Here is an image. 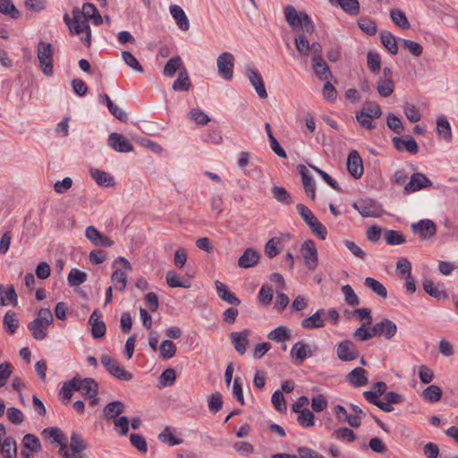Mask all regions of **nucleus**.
Masks as SVG:
<instances>
[{"mask_svg":"<svg viewBox=\"0 0 458 458\" xmlns=\"http://www.w3.org/2000/svg\"><path fill=\"white\" fill-rule=\"evenodd\" d=\"M285 21L295 34L313 33L315 26L310 17L305 12H298L293 5L284 8Z\"/></svg>","mask_w":458,"mask_h":458,"instance_id":"nucleus-1","label":"nucleus"},{"mask_svg":"<svg viewBox=\"0 0 458 458\" xmlns=\"http://www.w3.org/2000/svg\"><path fill=\"white\" fill-rule=\"evenodd\" d=\"M53 322L54 317L51 310L47 308H41L37 318L30 321L27 327L35 340L42 341L47 335V327Z\"/></svg>","mask_w":458,"mask_h":458,"instance_id":"nucleus-2","label":"nucleus"},{"mask_svg":"<svg viewBox=\"0 0 458 458\" xmlns=\"http://www.w3.org/2000/svg\"><path fill=\"white\" fill-rule=\"evenodd\" d=\"M55 49L51 43L40 40L37 45V57L42 73L50 77L54 73Z\"/></svg>","mask_w":458,"mask_h":458,"instance_id":"nucleus-3","label":"nucleus"},{"mask_svg":"<svg viewBox=\"0 0 458 458\" xmlns=\"http://www.w3.org/2000/svg\"><path fill=\"white\" fill-rule=\"evenodd\" d=\"M296 210L301 216L306 225L310 227L314 234L319 239L325 240L327 234L326 226L318 221L311 210L303 204H297Z\"/></svg>","mask_w":458,"mask_h":458,"instance_id":"nucleus-4","label":"nucleus"},{"mask_svg":"<svg viewBox=\"0 0 458 458\" xmlns=\"http://www.w3.org/2000/svg\"><path fill=\"white\" fill-rule=\"evenodd\" d=\"M101 364L110 375L122 381H130L132 379V374L121 367L117 360L110 356L104 354L100 358Z\"/></svg>","mask_w":458,"mask_h":458,"instance_id":"nucleus-5","label":"nucleus"},{"mask_svg":"<svg viewBox=\"0 0 458 458\" xmlns=\"http://www.w3.org/2000/svg\"><path fill=\"white\" fill-rule=\"evenodd\" d=\"M352 207L363 217H379L384 213L381 205L370 199L353 202Z\"/></svg>","mask_w":458,"mask_h":458,"instance_id":"nucleus-6","label":"nucleus"},{"mask_svg":"<svg viewBox=\"0 0 458 458\" xmlns=\"http://www.w3.org/2000/svg\"><path fill=\"white\" fill-rule=\"evenodd\" d=\"M235 58L230 52H223L217 56L216 66L219 75L225 81H231L233 77Z\"/></svg>","mask_w":458,"mask_h":458,"instance_id":"nucleus-7","label":"nucleus"},{"mask_svg":"<svg viewBox=\"0 0 458 458\" xmlns=\"http://www.w3.org/2000/svg\"><path fill=\"white\" fill-rule=\"evenodd\" d=\"M76 391L81 392L84 396L91 400V405L98 403V385L93 378L85 377L81 379L76 377Z\"/></svg>","mask_w":458,"mask_h":458,"instance_id":"nucleus-8","label":"nucleus"},{"mask_svg":"<svg viewBox=\"0 0 458 458\" xmlns=\"http://www.w3.org/2000/svg\"><path fill=\"white\" fill-rule=\"evenodd\" d=\"M301 253L303 257L305 266L310 270H314L318 264V250L314 242L310 239L306 240L301 244Z\"/></svg>","mask_w":458,"mask_h":458,"instance_id":"nucleus-9","label":"nucleus"},{"mask_svg":"<svg viewBox=\"0 0 458 458\" xmlns=\"http://www.w3.org/2000/svg\"><path fill=\"white\" fill-rule=\"evenodd\" d=\"M336 355L340 360L348 362L356 360L360 352L353 342L344 340L336 345Z\"/></svg>","mask_w":458,"mask_h":458,"instance_id":"nucleus-10","label":"nucleus"},{"mask_svg":"<svg viewBox=\"0 0 458 458\" xmlns=\"http://www.w3.org/2000/svg\"><path fill=\"white\" fill-rule=\"evenodd\" d=\"M397 332V326L388 318H383L372 327V334L375 337L384 336L386 339H391Z\"/></svg>","mask_w":458,"mask_h":458,"instance_id":"nucleus-11","label":"nucleus"},{"mask_svg":"<svg viewBox=\"0 0 458 458\" xmlns=\"http://www.w3.org/2000/svg\"><path fill=\"white\" fill-rule=\"evenodd\" d=\"M432 186V182L422 173H413L410 182L405 184L404 193H411Z\"/></svg>","mask_w":458,"mask_h":458,"instance_id":"nucleus-12","label":"nucleus"},{"mask_svg":"<svg viewBox=\"0 0 458 458\" xmlns=\"http://www.w3.org/2000/svg\"><path fill=\"white\" fill-rule=\"evenodd\" d=\"M246 77L260 98H267V92L259 72L253 66H247Z\"/></svg>","mask_w":458,"mask_h":458,"instance_id":"nucleus-13","label":"nucleus"},{"mask_svg":"<svg viewBox=\"0 0 458 458\" xmlns=\"http://www.w3.org/2000/svg\"><path fill=\"white\" fill-rule=\"evenodd\" d=\"M316 349V347L312 349L309 344L299 341L292 347L291 356L298 364H301L306 358L314 355Z\"/></svg>","mask_w":458,"mask_h":458,"instance_id":"nucleus-14","label":"nucleus"},{"mask_svg":"<svg viewBox=\"0 0 458 458\" xmlns=\"http://www.w3.org/2000/svg\"><path fill=\"white\" fill-rule=\"evenodd\" d=\"M412 233L423 240L431 238L437 231L436 225L429 219H423L411 225Z\"/></svg>","mask_w":458,"mask_h":458,"instance_id":"nucleus-15","label":"nucleus"},{"mask_svg":"<svg viewBox=\"0 0 458 458\" xmlns=\"http://www.w3.org/2000/svg\"><path fill=\"white\" fill-rule=\"evenodd\" d=\"M85 234L88 240L96 246L111 247L114 245V241L112 239L102 234L93 225H89L86 228Z\"/></svg>","mask_w":458,"mask_h":458,"instance_id":"nucleus-16","label":"nucleus"},{"mask_svg":"<svg viewBox=\"0 0 458 458\" xmlns=\"http://www.w3.org/2000/svg\"><path fill=\"white\" fill-rule=\"evenodd\" d=\"M347 169L355 179H359L362 176L364 172L363 164L358 151L352 150L349 154L347 158Z\"/></svg>","mask_w":458,"mask_h":458,"instance_id":"nucleus-17","label":"nucleus"},{"mask_svg":"<svg viewBox=\"0 0 458 458\" xmlns=\"http://www.w3.org/2000/svg\"><path fill=\"white\" fill-rule=\"evenodd\" d=\"M393 145L398 151H403L404 149L411 154H417L419 147L416 140L410 135L403 137H394Z\"/></svg>","mask_w":458,"mask_h":458,"instance_id":"nucleus-18","label":"nucleus"},{"mask_svg":"<svg viewBox=\"0 0 458 458\" xmlns=\"http://www.w3.org/2000/svg\"><path fill=\"white\" fill-rule=\"evenodd\" d=\"M108 145L115 151L122 153H128L133 150V146L130 140L116 132L109 135Z\"/></svg>","mask_w":458,"mask_h":458,"instance_id":"nucleus-19","label":"nucleus"},{"mask_svg":"<svg viewBox=\"0 0 458 458\" xmlns=\"http://www.w3.org/2000/svg\"><path fill=\"white\" fill-rule=\"evenodd\" d=\"M102 315L100 311L95 310L89 317V323L91 326L92 336L98 339L105 335L106 327L104 321L101 320Z\"/></svg>","mask_w":458,"mask_h":458,"instance_id":"nucleus-20","label":"nucleus"},{"mask_svg":"<svg viewBox=\"0 0 458 458\" xmlns=\"http://www.w3.org/2000/svg\"><path fill=\"white\" fill-rule=\"evenodd\" d=\"M298 171L301 175L303 187L306 194L313 200L316 197L315 181L310 174L309 170L303 165H298Z\"/></svg>","mask_w":458,"mask_h":458,"instance_id":"nucleus-21","label":"nucleus"},{"mask_svg":"<svg viewBox=\"0 0 458 458\" xmlns=\"http://www.w3.org/2000/svg\"><path fill=\"white\" fill-rule=\"evenodd\" d=\"M346 381L354 387L363 386L368 383V373L362 368H355L346 375Z\"/></svg>","mask_w":458,"mask_h":458,"instance_id":"nucleus-22","label":"nucleus"},{"mask_svg":"<svg viewBox=\"0 0 458 458\" xmlns=\"http://www.w3.org/2000/svg\"><path fill=\"white\" fill-rule=\"evenodd\" d=\"M169 11L178 28L182 31L189 30L190 21L183 9L177 4H172Z\"/></svg>","mask_w":458,"mask_h":458,"instance_id":"nucleus-23","label":"nucleus"},{"mask_svg":"<svg viewBox=\"0 0 458 458\" xmlns=\"http://www.w3.org/2000/svg\"><path fill=\"white\" fill-rule=\"evenodd\" d=\"M73 21L72 26H70V31L76 35L84 34L86 31L90 30L88 21L82 19L81 11L79 8H75L72 11Z\"/></svg>","mask_w":458,"mask_h":458,"instance_id":"nucleus-24","label":"nucleus"},{"mask_svg":"<svg viewBox=\"0 0 458 458\" xmlns=\"http://www.w3.org/2000/svg\"><path fill=\"white\" fill-rule=\"evenodd\" d=\"M73 21L72 26H70V31L76 35L84 34L86 31L90 30L88 21L82 19L81 11L79 8H75L72 11Z\"/></svg>","mask_w":458,"mask_h":458,"instance_id":"nucleus-25","label":"nucleus"},{"mask_svg":"<svg viewBox=\"0 0 458 458\" xmlns=\"http://www.w3.org/2000/svg\"><path fill=\"white\" fill-rule=\"evenodd\" d=\"M260 259L259 253L254 249H246L238 259V266L242 268H249L256 266Z\"/></svg>","mask_w":458,"mask_h":458,"instance_id":"nucleus-26","label":"nucleus"},{"mask_svg":"<svg viewBox=\"0 0 458 458\" xmlns=\"http://www.w3.org/2000/svg\"><path fill=\"white\" fill-rule=\"evenodd\" d=\"M215 284L220 299L233 306L240 305L241 300L228 289L227 285L220 281H216Z\"/></svg>","mask_w":458,"mask_h":458,"instance_id":"nucleus-27","label":"nucleus"},{"mask_svg":"<svg viewBox=\"0 0 458 458\" xmlns=\"http://www.w3.org/2000/svg\"><path fill=\"white\" fill-rule=\"evenodd\" d=\"M325 310H317L313 315L301 321V327L306 329L320 328L325 326Z\"/></svg>","mask_w":458,"mask_h":458,"instance_id":"nucleus-28","label":"nucleus"},{"mask_svg":"<svg viewBox=\"0 0 458 458\" xmlns=\"http://www.w3.org/2000/svg\"><path fill=\"white\" fill-rule=\"evenodd\" d=\"M249 331L233 332L230 334V339L233 344L234 349L240 353L244 354L246 352Z\"/></svg>","mask_w":458,"mask_h":458,"instance_id":"nucleus-29","label":"nucleus"},{"mask_svg":"<svg viewBox=\"0 0 458 458\" xmlns=\"http://www.w3.org/2000/svg\"><path fill=\"white\" fill-rule=\"evenodd\" d=\"M92 179L101 187H113L115 184L114 178L106 172L99 169H90Z\"/></svg>","mask_w":458,"mask_h":458,"instance_id":"nucleus-30","label":"nucleus"},{"mask_svg":"<svg viewBox=\"0 0 458 458\" xmlns=\"http://www.w3.org/2000/svg\"><path fill=\"white\" fill-rule=\"evenodd\" d=\"M42 435L50 439L51 443H58L60 448L65 446V451H69L67 447L66 438L63 431L58 428H47L42 431Z\"/></svg>","mask_w":458,"mask_h":458,"instance_id":"nucleus-31","label":"nucleus"},{"mask_svg":"<svg viewBox=\"0 0 458 458\" xmlns=\"http://www.w3.org/2000/svg\"><path fill=\"white\" fill-rule=\"evenodd\" d=\"M312 33H299L294 38V44L298 54L301 56H308L310 53V44L308 40V35Z\"/></svg>","mask_w":458,"mask_h":458,"instance_id":"nucleus-32","label":"nucleus"},{"mask_svg":"<svg viewBox=\"0 0 458 458\" xmlns=\"http://www.w3.org/2000/svg\"><path fill=\"white\" fill-rule=\"evenodd\" d=\"M311 63L313 71L320 81H327L332 76L330 69L323 58L311 60Z\"/></svg>","mask_w":458,"mask_h":458,"instance_id":"nucleus-33","label":"nucleus"},{"mask_svg":"<svg viewBox=\"0 0 458 458\" xmlns=\"http://www.w3.org/2000/svg\"><path fill=\"white\" fill-rule=\"evenodd\" d=\"M182 67H185L182 58L179 55L170 58L163 70V74L166 77L172 78L175 75L176 72H180Z\"/></svg>","mask_w":458,"mask_h":458,"instance_id":"nucleus-34","label":"nucleus"},{"mask_svg":"<svg viewBox=\"0 0 458 458\" xmlns=\"http://www.w3.org/2000/svg\"><path fill=\"white\" fill-rule=\"evenodd\" d=\"M173 89L175 91H188L191 88V81L185 67L180 70L177 79L174 81Z\"/></svg>","mask_w":458,"mask_h":458,"instance_id":"nucleus-35","label":"nucleus"},{"mask_svg":"<svg viewBox=\"0 0 458 458\" xmlns=\"http://www.w3.org/2000/svg\"><path fill=\"white\" fill-rule=\"evenodd\" d=\"M123 411V403L120 401H113L105 406L103 412L106 420H114L122 414Z\"/></svg>","mask_w":458,"mask_h":458,"instance_id":"nucleus-36","label":"nucleus"},{"mask_svg":"<svg viewBox=\"0 0 458 458\" xmlns=\"http://www.w3.org/2000/svg\"><path fill=\"white\" fill-rule=\"evenodd\" d=\"M329 2L334 5L340 6L351 15H357L360 12L359 0H329Z\"/></svg>","mask_w":458,"mask_h":458,"instance_id":"nucleus-37","label":"nucleus"},{"mask_svg":"<svg viewBox=\"0 0 458 458\" xmlns=\"http://www.w3.org/2000/svg\"><path fill=\"white\" fill-rule=\"evenodd\" d=\"M88 445L83 437L81 434L73 431L71 435L70 454H73V455L76 456L77 454H81V452L85 451Z\"/></svg>","mask_w":458,"mask_h":458,"instance_id":"nucleus-38","label":"nucleus"},{"mask_svg":"<svg viewBox=\"0 0 458 458\" xmlns=\"http://www.w3.org/2000/svg\"><path fill=\"white\" fill-rule=\"evenodd\" d=\"M3 326L4 328L8 332L10 335H13L18 327H19V320L17 318V315L13 310H8L3 319Z\"/></svg>","mask_w":458,"mask_h":458,"instance_id":"nucleus-39","label":"nucleus"},{"mask_svg":"<svg viewBox=\"0 0 458 458\" xmlns=\"http://www.w3.org/2000/svg\"><path fill=\"white\" fill-rule=\"evenodd\" d=\"M377 93L383 98L391 96L394 90V83L393 79L378 78L377 81Z\"/></svg>","mask_w":458,"mask_h":458,"instance_id":"nucleus-40","label":"nucleus"},{"mask_svg":"<svg viewBox=\"0 0 458 458\" xmlns=\"http://www.w3.org/2000/svg\"><path fill=\"white\" fill-rule=\"evenodd\" d=\"M390 17L392 21L399 28L403 30H409L411 25L406 17L404 12L399 9H391L390 10Z\"/></svg>","mask_w":458,"mask_h":458,"instance_id":"nucleus-41","label":"nucleus"},{"mask_svg":"<svg viewBox=\"0 0 458 458\" xmlns=\"http://www.w3.org/2000/svg\"><path fill=\"white\" fill-rule=\"evenodd\" d=\"M364 285L377 294L379 297L386 299L387 297V290L378 280L373 277H367Z\"/></svg>","mask_w":458,"mask_h":458,"instance_id":"nucleus-42","label":"nucleus"},{"mask_svg":"<svg viewBox=\"0 0 458 458\" xmlns=\"http://www.w3.org/2000/svg\"><path fill=\"white\" fill-rule=\"evenodd\" d=\"M424 291L430 296L437 299H446L447 294L445 290L440 289L438 285H436L433 281L426 279L423 282Z\"/></svg>","mask_w":458,"mask_h":458,"instance_id":"nucleus-43","label":"nucleus"},{"mask_svg":"<svg viewBox=\"0 0 458 458\" xmlns=\"http://www.w3.org/2000/svg\"><path fill=\"white\" fill-rule=\"evenodd\" d=\"M381 42L384 47L392 54L396 55L398 47L395 37L387 30H383L380 34Z\"/></svg>","mask_w":458,"mask_h":458,"instance_id":"nucleus-44","label":"nucleus"},{"mask_svg":"<svg viewBox=\"0 0 458 458\" xmlns=\"http://www.w3.org/2000/svg\"><path fill=\"white\" fill-rule=\"evenodd\" d=\"M267 338L276 343L284 342L286 340H290L291 333L286 327L279 326L268 333Z\"/></svg>","mask_w":458,"mask_h":458,"instance_id":"nucleus-45","label":"nucleus"},{"mask_svg":"<svg viewBox=\"0 0 458 458\" xmlns=\"http://www.w3.org/2000/svg\"><path fill=\"white\" fill-rule=\"evenodd\" d=\"M0 13L13 19H19L21 17L20 11L16 8L12 0H0Z\"/></svg>","mask_w":458,"mask_h":458,"instance_id":"nucleus-46","label":"nucleus"},{"mask_svg":"<svg viewBox=\"0 0 458 458\" xmlns=\"http://www.w3.org/2000/svg\"><path fill=\"white\" fill-rule=\"evenodd\" d=\"M7 301L17 304V293L13 284L8 285L5 291H4V286L0 285V305H6Z\"/></svg>","mask_w":458,"mask_h":458,"instance_id":"nucleus-47","label":"nucleus"},{"mask_svg":"<svg viewBox=\"0 0 458 458\" xmlns=\"http://www.w3.org/2000/svg\"><path fill=\"white\" fill-rule=\"evenodd\" d=\"M370 118H379L382 114L380 106L376 102L367 101L363 105V108L359 111Z\"/></svg>","mask_w":458,"mask_h":458,"instance_id":"nucleus-48","label":"nucleus"},{"mask_svg":"<svg viewBox=\"0 0 458 458\" xmlns=\"http://www.w3.org/2000/svg\"><path fill=\"white\" fill-rule=\"evenodd\" d=\"M273 197L280 203L289 205L293 202L292 197L287 190L281 186H274L271 189Z\"/></svg>","mask_w":458,"mask_h":458,"instance_id":"nucleus-49","label":"nucleus"},{"mask_svg":"<svg viewBox=\"0 0 458 458\" xmlns=\"http://www.w3.org/2000/svg\"><path fill=\"white\" fill-rule=\"evenodd\" d=\"M332 436L338 440L346 441L348 443H352L357 439V436L354 431L348 428H340L335 429L332 433Z\"/></svg>","mask_w":458,"mask_h":458,"instance_id":"nucleus-50","label":"nucleus"},{"mask_svg":"<svg viewBox=\"0 0 458 458\" xmlns=\"http://www.w3.org/2000/svg\"><path fill=\"white\" fill-rule=\"evenodd\" d=\"M1 451L5 454V458H17L15 440L12 437H6L2 444Z\"/></svg>","mask_w":458,"mask_h":458,"instance_id":"nucleus-51","label":"nucleus"},{"mask_svg":"<svg viewBox=\"0 0 458 458\" xmlns=\"http://www.w3.org/2000/svg\"><path fill=\"white\" fill-rule=\"evenodd\" d=\"M437 130L445 140H450L452 139L451 126L446 118L443 116L437 118Z\"/></svg>","mask_w":458,"mask_h":458,"instance_id":"nucleus-52","label":"nucleus"},{"mask_svg":"<svg viewBox=\"0 0 458 458\" xmlns=\"http://www.w3.org/2000/svg\"><path fill=\"white\" fill-rule=\"evenodd\" d=\"M385 240L389 245H400L405 242L403 235L395 230L386 229L384 233Z\"/></svg>","mask_w":458,"mask_h":458,"instance_id":"nucleus-53","label":"nucleus"},{"mask_svg":"<svg viewBox=\"0 0 458 458\" xmlns=\"http://www.w3.org/2000/svg\"><path fill=\"white\" fill-rule=\"evenodd\" d=\"M342 293L344 295V301L348 305L355 307L360 304V298L350 284L344 285L342 287Z\"/></svg>","mask_w":458,"mask_h":458,"instance_id":"nucleus-54","label":"nucleus"},{"mask_svg":"<svg viewBox=\"0 0 458 458\" xmlns=\"http://www.w3.org/2000/svg\"><path fill=\"white\" fill-rule=\"evenodd\" d=\"M298 413L299 416L297 417V421L301 426L304 428H310L315 424V416L313 412L308 408H305L303 411Z\"/></svg>","mask_w":458,"mask_h":458,"instance_id":"nucleus-55","label":"nucleus"},{"mask_svg":"<svg viewBox=\"0 0 458 458\" xmlns=\"http://www.w3.org/2000/svg\"><path fill=\"white\" fill-rule=\"evenodd\" d=\"M111 281L118 291H123L127 285V276L124 272L116 269L111 276Z\"/></svg>","mask_w":458,"mask_h":458,"instance_id":"nucleus-56","label":"nucleus"},{"mask_svg":"<svg viewBox=\"0 0 458 458\" xmlns=\"http://www.w3.org/2000/svg\"><path fill=\"white\" fill-rule=\"evenodd\" d=\"M158 439L170 446L180 445L182 442L173 435L172 428L170 427L165 428V429L158 435Z\"/></svg>","mask_w":458,"mask_h":458,"instance_id":"nucleus-57","label":"nucleus"},{"mask_svg":"<svg viewBox=\"0 0 458 458\" xmlns=\"http://www.w3.org/2000/svg\"><path fill=\"white\" fill-rule=\"evenodd\" d=\"M442 394L443 393L441 388L436 385H431L423 391L425 399L430 403H436L439 401L442 397Z\"/></svg>","mask_w":458,"mask_h":458,"instance_id":"nucleus-58","label":"nucleus"},{"mask_svg":"<svg viewBox=\"0 0 458 458\" xmlns=\"http://www.w3.org/2000/svg\"><path fill=\"white\" fill-rule=\"evenodd\" d=\"M87 280V274L76 268H72L68 275V283L71 286H78Z\"/></svg>","mask_w":458,"mask_h":458,"instance_id":"nucleus-59","label":"nucleus"},{"mask_svg":"<svg viewBox=\"0 0 458 458\" xmlns=\"http://www.w3.org/2000/svg\"><path fill=\"white\" fill-rule=\"evenodd\" d=\"M274 292L270 284H263L259 292V301L263 305H268L273 300Z\"/></svg>","mask_w":458,"mask_h":458,"instance_id":"nucleus-60","label":"nucleus"},{"mask_svg":"<svg viewBox=\"0 0 458 458\" xmlns=\"http://www.w3.org/2000/svg\"><path fill=\"white\" fill-rule=\"evenodd\" d=\"M159 352L164 359H170L175 355L176 346L171 340H165L160 344Z\"/></svg>","mask_w":458,"mask_h":458,"instance_id":"nucleus-61","label":"nucleus"},{"mask_svg":"<svg viewBox=\"0 0 458 458\" xmlns=\"http://www.w3.org/2000/svg\"><path fill=\"white\" fill-rule=\"evenodd\" d=\"M387 127L396 134H401L404 131V126L401 119L394 114H389L386 118Z\"/></svg>","mask_w":458,"mask_h":458,"instance_id":"nucleus-62","label":"nucleus"},{"mask_svg":"<svg viewBox=\"0 0 458 458\" xmlns=\"http://www.w3.org/2000/svg\"><path fill=\"white\" fill-rule=\"evenodd\" d=\"M23 445L26 448L32 452L38 453L41 450V444L39 438L34 435L28 433L23 437Z\"/></svg>","mask_w":458,"mask_h":458,"instance_id":"nucleus-63","label":"nucleus"},{"mask_svg":"<svg viewBox=\"0 0 458 458\" xmlns=\"http://www.w3.org/2000/svg\"><path fill=\"white\" fill-rule=\"evenodd\" d=\"M122 57L124 63L131 68L133 71L138 72H143V67L139 63L137 58L129 51H123L122 52Z\"/></svg>","mask_w":458,"mask_h":458,"instance_id":"nucleus-64","label":"nucleus"}]
</instances>
